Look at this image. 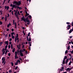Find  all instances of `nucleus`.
<instances>
[{
  "label": "nucleus",
  "mask_w": 73,
  "mask_h": 73,
  "mask_svg": "<svg viewBox=\"0 0 73 73\" xmlns=\"http://www.w3.org/2000/svg\"><path fill=\"white\" fill-rule=\"evenodd\" d=\"M21 46V44H20L17 46V47L18 49H20Z\"/></svg>",
  "instance_id": "9d476101"
},
{
  "label": "nucleus",
  "mask_w": 73,
  "mask_h": 73,
  "mask_svg": "<svg viewBox=\"0 0 73 73\" xmlns=\"http://www.w3.org/2000/svg\"><path fill=\"white\" fill-rule=\"evenodd\" d=\"M19 59L20 60H21V61H22V59H21V58H19Z\"/></svg>",
  "instance_id": "6e6d98bb"
},
{
  "label": "nucleus",
  "mask_w": 73,
  "mask_h": 73,
  "mask_svg": "<svg viewBox=\"0 0 73 73\" xmlns=\"http://www.w3.org/2000/svg\"><path fill=\"white\" fill-rule=\"evenodd\" d=\"M31 17H32L31 15H29V18L30 19H31Z\"/></svg>",
  "instance_id": "4c0bfd02"
},
{
  "label": "nucleus",
  "mask_w": 73,
  "mask_h": 73,
  "mask_svg": "<svg viewBox=\"0 0 73 73\" xmlns=\"http://www.w3.org/2000/svg\"><path fill=\"white\" fill-rule=\"evenodd\" d=\"M64 68L63 67L62 68V69L64 70Z\"/></svg>",
  "instance_id": "052dcab7"
},
{
  "label": "nucleus",
  "mask_w": 73,
  "mask_h": 73,
  "mask_svg": "<svg viewBox=\"0 0 73 73\" xmlns=\"http://www.w3.org/2000/svg\"><path fill=\"white\" fill-rule=\"evenodd\" d=\"M13 52H15V48H14L12 50Z\"/></svg>",
  "instance_id": "4be33fe9"
},
{
  "label": "nucleus",
  "mask_w": 73,
  "mask_h": 73,
  "mask_svg": "<svg viewBox=\"0 0 73 73\" xmlns=\"http://www.w3.org/2000/svg\"><path fill=\"white\" fill-rule=\"evenodd\" d=\"M0 13H1V15H3V12H2V11H0Z\"/></svg>",
  "instance_id": "cd10ccee"
},
{
  "label": "nucleus",
  "mask_w": 73,
  "mask_h": 73,
  "mask_svg": "<svg viewBox=\"0 0 73 73\" xmlns=\"http://www.w3.org/2000/svg\"><path fill=\"white\" fill-rule=\"evenodd\" d=\"M71 69L72 68H68L66 69V70L68 72H70Z\"/></svg>",
  "instance_id": "1a4fd4ad"
},
{
  "label": "nucleus",
  "mask_w": 73,
  "mask_h": 73,
  "mask_svg": "<svg viewBox=\"0 0 73 73\" xmlns=\"http://www.w3.org/2000/svg\"><path fill=\"white\" fill-rule=\"evenodd\" d=\"M2 44H3V42H0V46L2 45Z\"/></svg>",
  "instance_id": "393cba45"
},
{
  "label": "nucleus",
  "mask_w": 73,
  "mask_h": 73,
  "mask_svg": "<svg viewBox=\"0 0 73 73\" xmlns=\"http://www.w3.org/2000/svg\"><path fill=\"white\" fill-rule=\"evenodd\" d=\"M7 18H5V21H7Z\"/></svg>",
  "instance_id": "e2e57ef3"
},
{
  "label": "nucleus",
  "mask_w": 73,
  "mask_h": 73,
  "mask_svg": "<svg viewBox=\"0 0 73 73\" xmlns=\"http://www.w3.org/2000/svg\"><path fill=\"white\" fill-rule=\"evenodd\" d=\"M17 68H18V66H17L15 67V70H17Z\"/></svg>",
  "instance_id": "473e14b6"
},
{
  "label": "nucleus",
  "mask_w": 73,
  "mask_h": 73,
  "mask_svg": "<svg viewBox=\"0 0 73 73\" xmlns=\"http://www.w3.org/2000/svg\"><path fill=\"white\" fill-rule=\"evenodd\" d=\"M7 15V17H9V14H8Z\"/></svg>",
  "instance_id": "a18cd8bd"
},
{
  "label": "nucleus",
  "mask_w": 73,
  "mask_h": 73,
  "mask_svg": "<svg viewBox=\"0 0 73 73\" xmlns=\"http://www.w3.org/2000/svg\"><path fill=\"white\" fill-rule=\"evenodd\" d=\"M65 58H64L63 60V62H62V63L63 64H65Z\"/></svg>",
  "instance_id": "aec40b11"
},
{
  "label": "nucleus",
  "mask_w": 73,
  "mask_h": 73,
  "mask_svg": "<svg viewBox=\"0 0 73 73\" xmlns=\"http://www.w3.org/2000/svg\"><path fill=\"white\" fill-rule=\"evenodd\" d=\"M11 66H13V62H12L11 63Z\"/></svg>",
  "instance_id": "79ce46f5"
},
{
  "label": "nucleus",
  "mask_w": 73,
  "mask_h": 73,
  "mask_svg": "<svg viewBox=\"0 0 73 73\" xmlns=\"http://www.w3.org/2000/svg\"><path fill=\"white\" fill-rule=\"evenodd\" d=\"M11 7H13L11 8V9L12 10H13V8H17V5H16L15 4H12V3H11L10 5Z\"/></svg>",
  "instance_id": "7ed1b4c3"
},
{
  "label": "nucleus",
  "mask_w": 73,
  "mask_h": 73,
  "mask_svg": "<svg viewBox=\"0 0 73 73\" xmlns=\"http://www.w3.org/2000/svg\"><path fill=\"white\" fill-rule=\"evenodd\" d=\"M73 31V28H72L69 31V33H71Z\"/></svg>",
  "instance_id": "f8f14e48"
},
{
  "label": "nucleus",
  "mask_w": 73,
  "mask_h": 73,
  "mask_svg": "<svg viewBox=\"0 0 73 73\" xmlns=\"http://www.w3.org/2000/svg\"><path fill=\"white\" fill-rule=\"evenodd\" d=\"M71 43H72V44H73V41H71Z\"/></svg>",
  "instance_id": "338daca9"
},
{
  "label": "nucleus",
  "mask_w": 73,
  "mask_h": 73,
  "mask_svg": "<svg viewBox=\"0 0 73 73\" xmlns=\"http://www.w3.org/2000/svg\"><path fill=\"white\" fill-rule=\"evenodd\" d=\"M8 56H11V54L10 53H8Z\"/></svg>",
  "instance_id": "de8ad7c7"
},
{
  "label": "nucleus",
  "mask_w": 73,
  "mask_h": 73,
  "mask_svg": "<svg viewBox=\"0 0 73 73\" xmlns=\"http://www.w3.org/2000/svg\"><path fill=\"white\" fill-rule=\"evenodd\" d=\"M12 36V38H13V39H14V38H15V36Z\"/></svg>",
  "instance_id": "c756f323"
},
{
  "label": "nucleus",
  "mask_w": 73,
  "mask_h": 73,
  "mask_svg": "<svg viewBox=\"0 0 73 73\" xmlns=\"http://www.w3.org/2000/svg\"><path fill=\"white\" fill-rule=\"evenodd\" d=\"M13 4H15L16 5H17L19 6L21 4V1H19L18 2H17V1H14L13 2Z\"/></svg>",
  "instance_id": "f03ea898"
},
{
  "label": "nucleus",
  "mask_w": 73,
  "mask_h": 73,
  "mask_svg": "<svg viewBox=\"0 0 73 73\" xmlns=\"http://www.w3.org/2000/svg\"><path fill=\"white\" fill-rule=\"evenodd\" d=\"M17 39H16V37H15V42H16V41H17Z\"/></svg>",
  "instance_id": "e433bc0d"
},
{
  "label": "nucleus",
  "mask_w": 73,
  "mask_h": 73,
  "mask_svg": "<svg viewBox=\"0 0 73 73\" xmlns=\"http://www.w3.org/2000/svg\"><path fill=\"white\" fill-rule=\"evenodd\" d=\"M5 57H3L2 59V63H4V64H5L6 62L5 59Z\"/></svg>",
  "instance_id": "20e7f679"
},
{
  "label": "nucleus",
  "mask_w": 73,
  "mask_h": 73,
  "mask_svg": "<svg viewBox=\"0 0 73 73\" xmlns=\"http://www.w3.org/2000/svg\"><path fill=\"white\" fill-rule=\"evenodd\" d=\"M17 40H19V38H16Z\"/></svg>",
  "instance_id": "5fc2aeb1"
},
{
  "label": "nucleus",
  "mask_w": 73,
  "mask_h": 73,
  "mask_svg": "<svg viewBox=\"0 0 73 73\" xmlns=\"http://www.w3.org/2000/svg\"><path fill=\"white\" fill-rule=\"evenodd\" d=\"M5 50H4V49H3V55L4 54V53H5Z\"/></svg>",
  "instance_id": "2eb2a0df"
},
{
  "label": "nucleus",
  "mask_w": 73,
  "mask_h": 73,
  "mask_svg": "<svg viewBox=\"0 0 73 73\" xmlns=\"http://www.w3.org/2000/svg\"><path fill=\"white\" fill-rule=\"evenodd\" d=\"M16 37V38H18V37H19V36L18 35V34H17V36H16L15 37Z\"/></svg>",
  "instance_id": "7c9ffc66"
},
{
  "label": "nucleus",
  "mask_w": 73,
  "mask_h": 73,
  "mask_svg": "<svg viewBox=\"0 0 73 73\" xmlns=\"http://www.w3.org/2000/svg\"><path fill=\"white\" fill-rule=\"evenodd\" d=\"M63 73H67V72H63Z\"/></svg>",
  "instance_id": "774afa93"
},
{
  "label": "nucleus",
  "mask_w": 73,
  "mask_h": 73,
  "mask_svg": "<svg viewBox=\"0 0 73 73\" xmlns=\"http://www.w3.org/2000/svg\"><path fill=\"white\" fill-rule=\"evenodd\" d=\"M60 71H63L64 70L62 69H60Z\"/></svg>",
  "instance_id": "49530a36"
},
{
  "label": "nucleus",
  "mask_w": 73,
  "mask_h": 73,
  "mask_svg": "<svg viewBox=\"0 0 73 73\" xmlns=\"http://www.w3.org/2000/svg\"><path fill=\"white\" fill-rule=\"evenodd\" d=\"M7 26L8 27H9V25L8 24Z\"/></svg>",
  "instance_id": "4d7b16f0"
},
{
  "label": "nucleus",
  "mask_w": 73,
  "mask_h": 73,
  "mask_svg": "<svg viewBox=\"0 0 73 73\" xmlns=\"http://www.w3.org/2000/svg\"><path fill=\"white\" fill-rule=\"evenodd\" d=\"M19 63H20V61L19 60H18L17 61L16 63H15V65H17L18 64V63H19Z\"/></svg>",
  "instance_id": "0eeeda50"
},
{
  "label": "nucleus",
  "mask_w": 73,
  "mask_h": 73,
  "mask_svg": "<svg viewBox=\"0 0 73 73\" xmlns=\"http://www.w3.org/2000/svg\"><path fill=\"white\" fill-rule=\"evenodd\" d=\"M7 45H6L5 46V48L4 49V50H7V47H8V46Z\"/></svg>",
  "instance_id": "a211bd4d"
},
{
  "label": "nucleus",
  "mask_w": 73,
  "mask_h": 73,
  "mask_svg": "<svg viewBox=\"0 0 73 73\" xmlns=\"http://www.w3.org/2000/svg\"><path fill=\"white\" fill-rule=\"evenodd\" d=\"M72 26H73V23L72 22Z\"/></svg>",
  "instance_id": "69168bd1"
},
{
  "label": "nucleus",
  "mask_w": 73,
  "mask_h": 73,
  "mask_svg": "<svg viewBox=\"0 0 73 73\" xmlns=\"http://www.w3.org/2000/svg\"><path fill=\"white\" fill-rule=\"evenodd\" d=\"M71 54H73V50H72V51H71Z\"/></svg>",
  "instance_id": "864d4df0"
},
{
  "label": "nucleus",
  "mask_w": 73,
  "mask_h": 73,
  "mask_svg": "<svg viewBox=\"0 0 73 73\" xmlns=\"http://www.w3.org/2000/svg\"><path fill=\"white\" fill-rule=\"evenodd\" d=\"M17 11H15V15L17 18V19H18V20L19 19V17H18V15H17Z\"/></svg>",
  "instance_id": "39448f33"
},
{
  "label": "nucleus",
  "mask_w": 73,
  "mask_h": 73,
  "mask_svg": "<svg viewBox=\"0 0 73 73\" xmlns=\"http://www.w3.org/2000/svg\"><path fill=\"white\" fill-rule=\"evenodd\" d=\"M9 49H10V48H11V45H9L8 46Z\"/></svg>",
  "instance_id": "37998d69"
},
{
  "label": "nucleus",
  "mask_w": 73,
  "mask_h": 73,
  "mask_svg": "<svg viewBox=\"0 0 73 73\" xmlns=\"http://www.w3.org/2000/svg\"><path fill=\"white\" fill-rule=\"evenodd\" d=\"M65 53L67 54L68 53V50H66L65 52Z\"/></svg>",
  "instance_id": "c9c22d12"
},
{
  "label": "nucleus",
  "mask_w": 73,
  "mask_h": 73,
  "mask_svg": "<svg viewBox=\"0 0 73 73\" xmlns=\"http://www.w3.org/2000/svg\"><path fill=\"white\" fill-rule=\"evenodd\" d=\"M68 60H69L67 59H66V61L65 63H66V64H67L68 63Z\"/></svg>",
  "instance_id": "dca6fc26"
},
{
  "label": "nucleus",
  "mask_w": 73,
  "mask_h": 73,
  "mask_svg": "<svg viewBox=\"0 0 73 73\" xmlns=\"http://www.w3.org/2000/svg\"><path fill=\"white\" fill-rule=\"evenodd\" d=\"M5 44H7V45H8V41H5Z\"/></svg>",
  "instance_id": "f3484780"
},
{
  "label": "nucleus",
  "mask_w": 73,
  "mask_h": 73,
  "mask_svg": "<svg viewBox=\"0 0 73 73\" xmlns=\"http://www.w3.org/2000/svg\"><path fill=\"white\" fill-rule=\"evenodd\" d=\"M66 23L67 24H70V23L69 22H67Z\"/></svg>",
  "instance_id": "603ef678"
},
{
  "label": "nucleus",
  "mask_w": 73,
  "mask_h": 73,
  "mask_svg": "<svg viewBox=\"0 0 73 73\" xmlns=\"http://www.w3.org/2000/svg\"><path fill=\"white\" fill-rule=\"evenodd\" d=\"M11 48L12 49H13V45H12V44H11Z\"/></svg>",
  "instance_id": "c85d7f7f"
},
{
  "label": "nucleus",
  "mask_w": 73,
  "mask_h": 73,
  "mask_svg": "<svg viewBox=\"0 0 73 73\" xmlns=\"http://www.w3.org/2000/svg\"><path fill=\"white\" fill-rule=\"evenodd\" d=\"M18 13L19 15H20V12H19V11H18Z\"/></svg>",
  "instance_id": "09e8293b"
},
{
  "label": "nucleus",
  "mask_w": 73,
  "mask_h": 73,
  "mask_svg": "<svg viewBox=\"0 0 73 73\" xmlns=\"http://www.w3.org/2000/svg\"><path fill=\"white\" fill-rule=\"evenodd\" d=\"M7 52H8V50H6V52H5V54H7Z\"/></svg>",
  "instance_id": "72a5a7b5"
},
{
  "label": "nucleus",
  "mask_w": 73,
  "mask_h": 73,
  "mask_svg": "<svg viewBox=\"0 0 73 73\" xmlns=\"http://www.w3.org/2000/svg\"><path fill=\"white\" fill-rule=\"evenodd\" d=\"M30 36V33H29L28 35V36Z\"/></svg>",
  "instance_id": "ea45409f"
},
{
  "label": "nucleus",
  "mask_w": 73,
  "mask_h": 73,
  "mask_svg": "<svg viewBox=\"0 0 73 73\" xmlns=\"http://www.w3.org/2000/svg\"><path fill=\"white\" fill-rule=\"evenodd\" d=\"M9 41H12V39L11 38H10L9 39Z\"/></svg>",
  "instance_id": "c03bdc74"
},
{
  "label": "nucleus",
  "mask_w": 73,
  "mask_h": 73,
  "mask_svg": "<svg viewBox=\"0 0 73 73\" xmlns=\"http://www.w3.org/2000/svg\"><path fill=\"white\" fill-rule=\"evenodd\" d=\"M17 55V51H15V56H16Z\"/></svg>",
  "instance_id": "6ab92c4d"
},
{
  "label": "nucleus",
  "mask_w": 73,
  "mask_h": 73,
  "mask_svg": "<svg viewBox=\"0 0 73 73\" xmlns=\"http://www.w3.org/2000/svg\"><path fill=\"white\" fill-rule=\"evenodd\" d=\"M13 22L14 25H15V20H13Z\"/></svg>",
  "instance_id": "f704fd0d"
},
{
  "label": "nucleus",
  "mask_w": 73,
  "mask_h": 73,
  "mask_svg": "<svg viewBox=\"0 0 73 73\" xmlns=\"http://www.w3.org/2000/svg\"><path fill=\"white\" fill-rule=\"evenodd\" d=\"M19 52L20 53V54L21 56H24L23 55V54L21 52V51H20Z\"/></svg>",
  "instance_id": "9b49d317"
},
{
  "label": "nucleus",
  "mask_w": 73,
  "mask_h": 73,
  "mask_svg": "<svg viewBox=\"0 0 73 73\" xmlns=\"http://www.w3.org/2000/svg\"><path fill=\"white\" fill-rule=\"evenodd\" d=\"M0 24H1V25H2V24H3V23H2V22H1V23H0Z\"/></svg>",
  "instance_id": "3c124183"
},
{
  "label": "nucleus",
  "mask_w": 73,
  "mask_h": 73,
  "mask_svg": "<svg viewBox=\"0 0 73 73\" xmlns=\"http://www.w3.org/2000/svg\"><path fill=\"white\" fill-rule=\"evenodd\" d=\"M29 44H32V43L31 42H29Z\"/></svg>",
  "instance_id": "13d9d810"
},
{
  "label": "nucleus",
  "mask_w": 73,
  "mask_h": 73,
  "mask_svg": "<svg viewBox=\"0 0 73 73\" xmlns=\"http://www.w3.org/2000/svg\"><path fill=\"white\" fill-rule=\"evenodd\" d=\"M27 40L28 41H31V37H29V39L28 38V36H27Z\"/></svg>",
  "instance_id": "423d86ee"
},
{
  "label": "nucleus",
  "mask_w": 73,
  "mask_h": 73,
  "mask_svg": "<svg viewBox=\"0 0 73 73\" xmlns=\"http://www.w3.org/2000/svg\"><path fill=\"white\" fill-rule=\"evenodd\" d=\"M11 31H12V32H13L14 31V29H11Z\"/></svg>",
  "instance_id": "a19ab883"
},
{
  "label": "nucleus",
  "mask_w": 73,
  "mask_h": 73,
  "mask_svg": "<svg viewBox=\"0 0 73 73\" xmlns=\"http://www.w3.org/2000/svg\"><path fill=\"white\" fill-rule=\"evenodd\" d=\"M71 61H70V62H69V63L68 64V65H70V64H71Z\"/></svg>",
  "instance_id": "bb28decb"
},
{
  "label": "nucleus",
  "mask_w": 73,
  "mask_h": 73,
  "mask_svg": "<svg viewBox=\"0 0 73 73\" xmlns=\"http://www.w3.org/2000/svg\"><path fill=\"white\" fill-rule=\"evenodd\" d=\"M14 25H15V26H17V24H16V23H15Z\"/></svg>",
  "instance_id": "8fccbe9b"
},
{
  "label": "nucleus",
  "mask_w": 73,
  "mask_h": 73,
  "mask_svg": "<svg viewBox=\"0 0 73 73\" xmlns=\"http://www.w3.org/2000/svg\"><path fill=\"white\" fill-rule=\"evenodd\" d=\"M9 44L10 45H11V44H12V43L11 42H9Z\"/></svg>",
  "instance_id": "0e129e2a"
},
{
  "label": "nucleus",
  "mask_w": 73,
  "mask_h": 73,
  "mask_svg": "<svg viewBox=\"0 0 73 73\" xmlns=\"http://www.w3.org/2000/svg\"><path fill=\"white\" fill-rule=\"evenodd\" d=\"M22 28V29H25V27H23Z\"/></svg>",
  "instance_id": "bf43d9fd"
},
{
  "label": "nucleus",
  "mask_w": 73,
  "mask_h": 73,
  "mask_svg": "<svg viewBox=\"0 0 73 73\" xmlns=\"http://www.w3.org/2000/svg\"><path fill=\"white\" fill-rule=\"evenodd\" d=\"M21 21H23L24 22H27V24L28 25H29L30 24V21H29V19H27V18H25V17H23L21 18Z\"/></svg>",
  "instance_id": "f257e3e1"
},
{
  "label": "nucleus",
  "mask_w": 73,
  "mask_h": 73,
  "mask_svg": "<svg viewBox=\"0 0 73 73\" xmlns=\"http://www.w3.org/2000/svg\"><path fill=\"white\" fill-rule=\"evenodd\" d=\"M5 9H7V10H8L9 9V6H6L5 7Z\"/></svg>",
  "instance_id": "ddd939ff"
},
{
  "label": "nucleus",
  "mask_w": 73,
  "mask_h": 73,
  "mask_svg": "<svg viewBox=\"0 0 73 73\" xmlns=\"http://www.w3.org/2000/svg\"><path fill=\"white\" fill-rule=\"evenodd\" d=\"M65 60V59H66L67 58V57L66 56H65L64 58Z\"/></svg>",
  "instance_id": "58836bf2"
},
{
  "label": "nucleus",
  "mask_w": 73,
  "mask_h": 73,
  "mask_svg": "<svg viewBox=\"0 0 73 73\" xmlns=\"http://www.w3.org/2000/svg\"><path fill=\"white\" fill-rule=\"evenodd\" d=\"M70 27H71L70 25H68L66 27L67 29V30H69V29L70 28Z\"/></svg>",
  "instance_id": "6e6552de"
},
{
  "label": "nucleus",
  "mask_w": 73,
  "mask_h": 73,
  "mask_svg": "<svg viewBox=\"0 0 73 73\" xmlns=\"http://www.w3.org/2000/svg\"><path fill=\"white\" fill-rule=\"evenodd\" d=\"M17 8V9H21V7H20L19 6H18Z\"/></svg>",
  "instance_id": "412c9836"
},
{
  "label": "nucleus",
  "mask_w": 73,
  "mask_h": 73,
  "mask_svg": "<svg viewBox=\"0 0 73 73\" xmlns=\"http://www.w3.org/2000/svg\"><path fill=\"white\" fill-rule=\"evenodd\" d=\"M15 59H16V58H18V56H15Z\"/></svg>",
  "instance_id": "a878e982"
},
{
  "label": "nucleus",
  "mask_w": 73,
  "mask_h": 73,
  "mask_svg": "<svg viewBox=\"0 0 73 73\" xmlns=\"http://www.w3.org/2000/svg\"><path fill=\"white\" fill-rule=\"evenodd\" d=\"M24 48V45H23L22 48Z\"/></svg>",
  "instance_id": "680f3d73"
},
{
  "label": "nucleus",
  "mask_w": 73,
  "mask_h": 73,
  "mask_svg": "<svg viewBox=\"0 0 73 73\" xmlns=\"http://www.w3.org/2000/svg\"><path fill=\"white\" fill-rule=\"evenodd\" d=\"M5 9H7V10H8L9 9V6H6L5 7Z\"/></svg>",
  "instance_id": "4468645a"
},
{
  "label": "nucleus",
  "mask_w": 73,
  "mask_h": 73,
  "mask_svg": "<svg viewBox=\"0 0 73 73\" xmlns=\"http://www.w3.org/2000/svg\"><path fill=\"white\" fill-rule=\"evenodd\" d=\"M13 35H15V33L12 32L11 33V36H13Z\"/></svg>",
  "instance_id": "5701e85b"
},
{
  "label": "nucleus",
  "mask_w": 73,
  "mask_h": 73,
  "mask_svg": "<svg viewBox=\"0 0 73 73\" xmlns=\"http://www.w3.org/2000/svg\"><path fill=\"white\" fill-rule=\"evenodd\" d=\"M9 73H11L12 72V70H9Z\"/></svg>",
  "instance_id": "2f4dec72"
},
{
  "label": "nucleus",
  "mask_w": 73,
  "mask_h": 73,
  "mask_svg": "<svg viewBox=\"0 0 73 73\" xmlns=\"http://www.w3.org/2000/svg\"><path fill=\"white\" fill-rule=\"evenodd\" d=\"M67 49L68 50H69V49H70V46L68 45V47L67 48Z\"/></svg>",
  "instance_id": "b1692460"
}]
</instances>
